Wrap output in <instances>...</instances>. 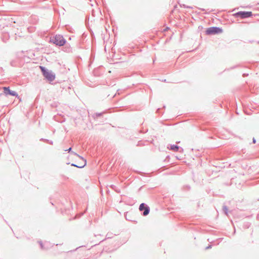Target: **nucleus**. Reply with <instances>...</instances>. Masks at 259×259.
<instances>
[{
    "instance_id": "obj_10",
    "label": "nucleus",
    "mask_w": 259,
    "mask_h": 259,
    "mask_svg": "<svg viewBox=\"0 0 259 259\" xmlns=\"http://www.w3.org/2000/svg\"><path fill=\"white\" fill-rule=\"evenodd\" d=\"M103 114V113H96L93 115V117L94 118H98V117L101 116Z\"/></svg>"
},
{
    "instance_id": "obj_8",
    "label": "nucleus",
    "mask_w": 259,
    "mask_h": 259,
    "mask_svg": "<svg viewBox=\"0 0 259 259\" xmlns=\"http://www.w3.org/2000/svg\"><path fill=\"white\" fill-rule=\"evenodd\" d=\"M169 149L174 152L179 151L181 152L183 151V149L177 145H170Z\"/></svg>"
},
{
    "instance_id": "obj_3",
    "label": "nucleus",
    "mask_w": 259,
    "mask_h": 259,
    "mask_svg": "<svg viewBox=\"0 0 259 259\" xmlns=\"http://www.w3.org/2000/svg\"><path fill=\"white\" fill-rule=\"evenodd\" d=\"M223 32V30L221 28L213 26L208 27L205 31V33L207 35H213L216 34H219Z\"/></svg>"
},
{
    "instance_id": "obj_5",
    "label": "nucleus",
    "mask_w": 259,
    "mask_h": 259,
    "mask_svg": "<svg viewBox=\"0 0 259 259\" xmlns=\"http://www.w3.org/2000/svg\"><path fill=\"white\" fill-rule=\"evenodd\" d=\"M3 90H4V96H5V98L6 97V96H7V95H10L12 96H14V97L19 98L17 93L15 91L10 90V88L9 87H4Z\"/></svg>"
},
{
    "instance_id": "obj_16",
    "label": "nucleus",
    "mask_w": 259,
    "mask_h": 259,
    "mask_svg": "<svg viewBox=\"0 0 259 259\" xmlns=\"http://www.w3.org/2000/svg\"><path fill=\"white\" fill-rule=\"evenodd\" d=\"M111 188L112 189L115 190L116 191H117L116 190V187L115 186H114V185H111Z\"/></svg>"
},
{
    "instance_id": "obj_15",
    "label": "nucleus",
    "mask_w": 259,
    "mask_h": 259,
    "mask_svg": "<svg viewBox=\"0 0 259 259\" xmlns=\"http://www.w3.org/2000/svg\"><path fill=\"white\" fill-rule=\"evenodd\" d=\"M181 7H184V8H191V9H192V7H190V6H186V5L185 4H183L182 5H181Z\"/></svg>"
},
{
    "instance_id": "obj_4",
    "label": "nucleus",
    "mask_w": 259,
    "mask_h": 259,
    "mask_svg": "<svg viewBox=\"0 0 259 259\" xmlns=\"http://www.w3.org/2000/svg\"><path fill=\"white\" fill-rule=\"evenodd\" d=\"M235 17H240L242 19L251 17L252 16L251 12L240 11L233 14Z\"/></svg>"
},
{
    "instance_id": "obj_14",
    "label": "nucleus",
    "mask_w": 259,
    "mask_h": 259,
    "mask_svg": "<svg viewBox=\"0 0 259 259\" xmlns=\"http://www.w3.org/2000/svg\"><path fill=\"white\" fill-rule=\"evenodd\" d=\"M4 99H5V96H4V94H0V102L4 100Z\"/></svg>"
},
{
    "instance_id": "obj_12",
    "label": "nucleus",
    "mask_w": 259,
    "mask_h": 259,
    "mask_svg": "<svg viewBox=\"0 0 259 259\" xmlns=\"http://www.w3.org/2000/svg\"><path fill=\"white\" fill-rule=\"evenodd\" d=\"M223 210L226 215H228V208L226 205L223 206Z\"/></svg>"
},
{
    "instance_id": "obj_11",
    "label": "nucleus",
    "mask_w": 259,
    "mask_h": 259,
    "mask_svg": "<svg viewBox=\"0 0 259 259\" xmlns=\"http://www.w3.org/2000/svg\"><path fill=\"white\" fill-rule=\"evenodd\" d=\"M40 141H44V142H46L51 145H53V142L52 141H51V140H48V139H43V138H41L40 140Z\"/></svg>"
},
{
    "instance_id": "obj_17",
    "label": "nucleus",
    "mask_w": 259,
    "mask_h": 259,
    "mask_svg": "<svg viewBox=\"0 0 259 259\" xmlns=\"http://www.w3.org/2000/svg\"><path fill=\"white\" fill-rule=\"evenodd\" d=\"M211 248V245H208V246H207L205 248V249H208Z\"/></svg>"
},
{
    "instance_id": "obj_2",
    "label": "nucleus",
    "mask_w": 259,
    "mask_h": 259,
    "mask_svg": "<svg viewBox=\"0 0 259 259\" xmlns=\"http://www.w3.org/2000/svg\"><path fill=\"white\" fill-rule=\"evenodd\" d=\"M51 42L55 44L56 46H63L66 42V39L61 35H56L54 37L51 38Z\"/></svg>"
},
{
    "instance_id": "obj_13",
    "label": "nucleus",
    "mask_w": 259,
    "mask_h": 259,
    "mask_svg": "<svg viewBox=\"0 0 259 259\" xmlns=\"http://www.w3.org/2000/svg\"><path fill=\"white\" fill-rule=\"evenodd\" d=\"M71 150H72V148L70 147L68 149L66 150V151H67L68 152H71L72 154H74L75 155L77 156L78 157H80V156L79 155H78L75 152H74L73 151H72Z\"/></svg>"
},
{
    "instance_id": "obj_19",
    "label": "nucleus",
    "mask_w": 259,
    "mask_h": 259,
    "mask_svg": "<svg viewBox=\"0 0 259 259\" xmlns=\"http://www.w3.org/2000/svg\"><path fill=\"white\" fill-rule=\"evenodd\" d=\"M200 10H201V11H205V9H200Z\"/></svg>"
},
{
    "instance_id": "obj_18",
    "label": "nucleus",
    "mask_w": 259,
    "mask_h": 259,
    "mask_svg": "<svg viewBox=\"0 0 259 259\" xmlns=\"http://www.w3.org/2000/svg\"><path fill=\"white\" fill-rule=\"evenodd\" d=\"M252 142H253V143H254V144L256 143V140H255V138H253V139H252Z\"/></svg>"
},
{
    "instance_id": "obj_9",
    "label": "nucleus",
    "mask_w": 259,
    "mask_h": 259,
    "mask_svg": "<svg viewBox=\"0 0 259 259\" xmlns=\"http://www.w3.org/2000/svg\"><path fill=\"white\" fill-rule=\"evenodd\" d=\"M80 159H81L83 160V163L82 165H77L74 163L71 164V166H75L78 168H83L85 166V165L87 164V161L85 159H84L83 157H79Z\"/></svg>"
},
{
    "instance_id": "obj_6",
    "label": "nucleus",
    "mask_w": 259,
    "mask_h": 259,
    "mask_svg": "<svg viewBox=\"0 0 259 259\" xmlns=\"http://www.w3.org/2000/svg\"><path fill=\"white\" fill-rule=\"evenodd\" d=\"M139 210L141 211H143V215L146 216L149 213L150 207L145 203H142L139 206Z\"/></svg>"
},
{
    "instance_id": "obj_7",
    "label": "nucleus",
    "mask_w": 259,
    "mask_h": 259,
    "mask_svg": "<svg viewBox=\"0 0 259 259\" xmlns=\"http://www.w3.org/2000/svg\"><path fill=\"white\" fill-rule=\"evenodd\" d=\"M40 248L42 250H48L53 246L54 244L48 241H45L44 243L41 241H38Z\"/></svg>"
},
{
    "instance_id": "obj_1",
    "label": "nucleus",
    "mask_w": 259,
    "mask_h": 259,
    "mask_svg": "<svg viewBox=\"0 0 259 259\" xmlns=\"http://www.w3.org/2000/svg\"><path fill=\"white\" fill-rule=\"evenodd\" d=\"M44 76L50 82L53 81L55 79V75L51 71H49L45 67L39 66Z\"/></svg>"
}]
</instances>
